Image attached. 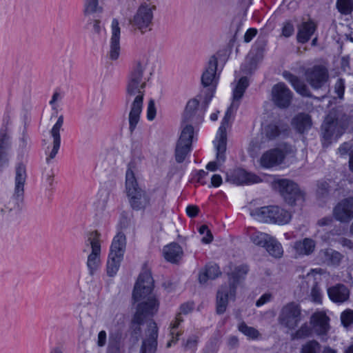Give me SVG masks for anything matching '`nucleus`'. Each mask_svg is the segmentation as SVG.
I'll use <instances>...</instances> for the list:
<instances>
[{"label":"nucleus","mask_w":353,"mask_h":353,"mask_svg":"<svg viewBox=\"0 0 353 353\" xmlns=\"http://www.w3.org/2000/svg\"><path fill=\"white\" fill-rule=\"evenodd\" d=\"M147 65L144 60L134 61L127 78L125 105L129 109V129L131 132L135 130L140 120L147 81L144 76Z\"/></svg>","instance_id":"nucleus-1"},{"label":"nucleus","mask_w":353,"mask_h":353,"mask_svg":"<svg viewBox=\"0 0 353 353\" xmlns=\"http://www.w3.org/2000/svg\"><path fill=\"white\" fill-rule=\"evenodd\" d=\"M154 280L148 271L140 274L134 285L132 299L137 303L132 323L140 325L148 316H153L159 309V303L153 292Z\"/></svg>","instance_id":"nucleus-2"},{"label":"nucleus","mask_w":353,"mask_h":353,"mask_svg":"<svg viewBox=\"0 0 353 353\" xmlns=\"http://www.w3.org/2000/svg\"><path fill=\"white\" fill-rule=\"evenodd\" d=\"M26 180V166L22 163H19L15 170L13 194L0 201V221H12L21 211L24 201V185Z\"/></svg>","instance_id":"nucleus-3"},{"label":"nucleus","mask_w":353,"mask_h":353,"mask_svg":"<svg viewBox=\"0 0 353 353\" xmlns=\"http://www.w3.org/2000/svg\"><path fill=\"white\" fill-rule=\"evenodd\" d=\"M125 192L129 204L134 210H144L150 205V196L139 185L131 163L125 173Z\"/></svg>","instance_id":"nucleus-4"},{"label":"nucleus","mask_w":353,"mask_h":353,"mask_svg":"<svg viewBox=\"0 0 353 353\" xmlns=\"http://www.w3.org/2000/svg\"><path fill=\"white\" fill-rule=\"evenodd\" d=\"M348 122L349 117L341 108L332 109L321 126L323 138L326 140L337 139L343 134Z\"/></svg>","instance_id":"nucleus-5"},{"label":"nucleus","mask_w":353,"mask_h":353,"mask_svg":"<svg viewBox=\"0 0 353 353\" xmlns=\"http://www.w3.org/2000/svg\"><path fill=\"white\" fill-rule=\"evenodd\" d=\"M296 152L294 146L281 143L276 148L265 152L259 159L260 165L265 169H270L282 164L288 156H294Z\"/></svg>","instance_id":"nucleus-6"},{"label":"nucleus","mask_w":353,"mask_h":353,"mask_svg":"<svg viewBox=\"0 0 353 353\" xmlns=\"http://www.w3.org/2000/svg\"><path fill=\"white\" fill-rule=\"evenodd\" d=\"M250 215L260 222L285 225L290 222L291 214L278 206H264L252 210Z\"/></svg>","instance_id":"nucleus-7"},{"label":"nucleus","mask_w":353,"mask_h":353,"mask_svg":"<svg viewBox=\"0 0 353 353\" xmlns=\"http://www.w3.org/2000/svg\"><path fill=\"white\" fill-rule=\"evenodd\" d=\"M218 58L216 55H212L208 62L207 66L201 76V84L203 88L200 92V97L202 98L204 94V102L205 107L208 105L210 101L214 96V93L217 84L216 72L217 69Z\"/></svg>","instance_id":"nucleus-8"},{"label":"nucleus","mask_w":353,"mask_h":353,"mask_svg":"<svg viewBox=\"0 0 353 353\" xmlns=\"http://www.w3.org/2000/svg\"><path fill=\"white\" fill-rule=\"evenodd\" d=\"M249 85L248 79L247 77H241L236 86L233 91V101L230 106L228 108L225 112V117L222 120L221 124L219 127V132L221 134V143L218 145L219 150L223 152L225 147V130L229 125V121L232 118L234 111H235L239 105V100L243 96V94Z\"/></svg>","instance_id":"nucleus-9"},{"label":"nucleus","mask_w":353,"mask_h":353,"mask_svg":"<svg viewBox=\"0 0 353 353\" xmlns=\"http://www.w3.org/2000/svg\"><path fill=\"white\" fill-rule=\"evenodd\" d=\"M303 317L300 305L294 302H291L281 308L278 320L282 326L292 330L298 326Z\"/></svg>","instance_id":"nucleus-10"},{"label":"nucleus","mask_w":353,"mask_h":353,"mask_svg":"<svg viewBox=\"0 0 353 353\" xmlns=\"http://www.w3.org/2000/svg\"><path fill=\"white\" fill-rule=\"evenodd\" d=\"M274 185L289 205H292L297 201H304V193L294 182L288 179H281L275 181Z\"/></svg>","instance_id":"nucleus-11"},{"label":"nucleus","mask_w":353,"mask_h":353,"mask_svg":"<svg viewBox=\"0 0 353 353\" xmlns=\"http://www.w3.org/2000/svg\"><path fill=\"white\" fill-rule=\"evenodd\" d=\"M100 234L97 231H92L87 234L85 245L90 246L92 252L88 256L87 266L90 273L92 274L100 264L101 243Z\"/></svg>","instance_id":"nucleus-12"},{"label":"nucleus","mask_w":353,"mask_h":353,"mask_svg":"<svg viewBox=\"0 0 353 353\" xmlns=\"http://www.w3.org/2000/svg\"><path fill=\"white\" fill-rule=\"evenodd\" d=\"M193 135V127L191 125H185L181 131L175 148V159L177 163L183 162L190 152Z\"/></svg>","instance_id":"nucleus-13"},{"label":"nucleus","mask_w":353,"mask_h":353,"mask_svg":"<svg viewBox=\"0 0 353 353\" xmlns=\"http://www.w3.org/2000/svg\"><path fill=\"white\" fill-rule=\"evenodd\" d=\"M197 97L199 99H192L188 102L183 114V122L191 121L193 123H199L203 121L208 105L205 107L204 96L201 98L199 94Z\"/></svg>","instance_id":"nucleus-14"},{"label":"nucleus","mask_w":353,"mask_h":353,"mask_svg":"<svg viewBox=\"0 0 353 353\" xmlns=\"http://www.w3.org/2000/svg\"><path fill=\"white\" fill-rule=\"evenodd\" d=\"M153 6L146 3L141 4L130 21L132 26L142 33L145 32L148 30H150L153 19Z\"/></svg>","instance_id":"nucleus-15"},{"label":"nucleus","mask_w":353,"mask_h":353,"mask_svg":"<svg viewBox=\"0 0 353 353\" xmlns=\"http://www.w3.org/2000/svg\"><path fill=\"white\" fill-rule=\"evenodd\" d=\"M305 77L312 88L319 89L327 82L329 74L325 66L316 65L305 70Z\"/></svg>","instance_id":"nucleus-16"},{"label":"nucleus","mask_w":353,"mask_h":353,"mask_svg":"<svg viewBox=\"0 0 353 353\" xmlns=\"http://www.w3.org/2000/svg\"><path fill=\"white\" fill-rule=\"evenodd\" d=\"M333 217L343 223H348L353 219V196L341 200L334 207Z\"/></svg>","instance_id":"nucleus-17"},{"label":"nucleus","mask_w":353,"mask_h":353,"mask_svg":"<svg viewBox=\"0 0 353 353\" xmlns=\"http://www.w3.org/2000/svg\"><path fill=\"white\" fill-rule=\"evenodd\" d=\"M292 97L293 93L284 83H279L272 87V101L281 108H288L291 103Z\"/></svg>","instance_id":"nucleus-18"},{"label":"nucleus","mask_w":353,"mask_h":353,"mask_svg":"<svg viewBox=\"0 0 353 353\" xmlns=\"http://www.w3.org/2000/svg\"><path fill=\"white\" fill-rule=\"evenodd\" d=\"M121 28L119 21L113 19L111 22V37L110 39V49L108 57L112 61L117 60L121 52Z\"/></svg>","instance_id":"nucleus-19"},{"label":"nucleus","mask_w":353,"mask_h":353,"mask_svg":"<svg viewBox=\"0 0 353 353\" xmlns=\"http://www.w3.org/2000/svg\"><path fill=\"white\" fill-rule=\"evenodd\" d=\"M330 318L324 312H316L310 318V324L312 330L319 336L327 335L329 330Z\"/></svg>","instance_id":"nucleus-20"},{"label":"nucleus","mask_w":353,"mask_h":353,"mask_svg":"<svg viewBox=\"0 0 353 353\" xmlns=\"http://www.w3.org/2000/svg\"><path fill=\"white\" fill-rule=\"evenodd\" d=\"M236 292V287L234 285H223L218 290L216 294V313L221 314L225 312L228 298L234 296Z\"/></svg>","instance_id":"nucleus-21"},{"label":"nucleus","mask_w":353,"mask_h":353,"mask_svg":"<svg viewBox=\"0 0 353 353\" xmlns=\"http://www.w3.org/2000/svg\"><path fill=\"white\" fill-rule=\"evenodd\" d=\"M148 337L143 340L140 353H154L157 347V326L154 322H150L148 330Z\"/></svg>","instance_id":"nucleus-22"},{"label":"nucleus","mask_w":353,"mask_h":353,"mask_svg":"<svg viewBox=\"0 0 353 353\" xmlns=\"http://www.w3.org/2000/svg\"><path fill=\"white\" fill-rule=\"evenodd\" d=\"M231 180L236 185H250L262 181V179L256 174L248 172L242 169L234 170L232 175Z\"/></svg>","instance_id":"nucleus-23"},{"label":"nucleus","mask_w":353,"mask_h":353,"mask_svg":"<svg viewBox=\"0 0 353 353\" xmlns=\"http://www.w3.org/2000/svg\"><path fill=\"white\" fill-rule=\"evenodd\" d=\"M63 123V117L61 115L56 123L53 125L50 134L53 139V147L52 150L50 151L48 157L46 158L47 163H49L50 161L55 157L57 154L58 153L59 149L61 145V135L60 130Z\"/></svg>","instance_id":"nucleus-24"},{"label":"nucleus","mask_w":353,"mask_h":353,"mask_svg":"<svg viewBox=\"0 0 353 353\" xmlns=\"http://www.w3.org/2000/svg\"><path fill=\"white\" fill-rule=\"evenodd\" d=\"M327 294L330 300L336 303H342L348 300L350 291L343 284H337L327 289Z\"/></svg>","instance_id":"nucleus-25"},{"label":"nucleus","mask_w":353,"mask_h":353,"mask_svg":"<svg viewBox=\"0 0 353 353\" xmlns=\"http://www.w3.org/2000/svg\"><path fill=\"white\" fill-rule=\"evenodd\" d=\"M316 28V24L311 20L301 23L298 28L296 35L298 42L302 43L307 42L315 32Z\"/></svg>","instance_id":"nucleus-26"},{"label":"nucleus","mask_w":353,"mask_h":353,"mask_svg":"<svg viewBox=\"0 0 353 353\" xmlns=\"http://www.w3.org/2000/svg\"><path fill=\"white\" fill-rule=\"evenodd\" d=\"M221 134L219 132V130H218L216 139L214 141V146L216 150V161H211L208 163L206 165V168L208 170L210 171H215L216 170L218 166L221 165L225 161V151H226V145H227V134H226V129L225 130V147L224 150L221 152V150H218L219 148L218 145L221 143Z\"/></svg>","instance_id":"nucleus-27"},{"label":"nucleus","mask_w":353,"mask_h":353,"mask_svg":"<svg viewBox=\"0 0 353 353\" xmlns=\"http://www.w3.org/2000/svg\"><path fill=\"white\" fill-rule=\"evenodd\" d=\"M283 77L288 81L294 89L301 95L303 97H311V92L306 84L301 80L298 77L292 74L290 72L285 71Z\"/></svg>","instance_id":"nucleus-28"},{"label":"nucleus","mask_w":353,"mask_h":353,"mask_svg":"<svg viewBox=\"0 0 353 353\" xmlns=\"http://www.w3.org/2000/svg\"><path fill=\"white\" fill-rule=\"evenodd\" d=\"M292 125L299 133L303 134L312 128L311 117L305 113H299L293 118Z\"/></svg>","instance_id":"nucleus-29"},{"label":"nucleus","mask_w":353,"mask_h":353,"mask_svg":"<svg viewBox=\"0 0 353 353\" xmlns=\"http://www.w3.org/2000/svg\"><path fill=\"white\" fill-rule=\"evenodd\" d=\"M163 253L168 261L176 263L181 258L183 251L178 243H172L163 248Z\"/></svg>","instance_id":"nucleus-30"},{"label":"nucleus","mask_w":353,"mask_h":353,"mask_svg":"<svg viewBox=\"0 0 353 353\" xmlns=\"http://www.w3.org/2000/svg\"><path fill=\"white\" fill-rule=\"evenodd\" d=\"M315 241L310 238H305L302 241L294 243V250L298 255H310L315 248Z\"/></svg>","instance_id":"nucleus-31"},{"label":"nucleus","mask_w":353,"mask_h":353,"mask_svg":"<svg viewBox=\"0 0 353 353\" xmlns=\"http://www.w3.org/2000/svg\"><path fill=\"white\" fill-rule=\"evenodd\" d=\"M126 248V237L125 235L121 232H119L113 238L110 254H115L123 257Z\"/></svg>","instance_id":"nucleus-32"},{"label":"nucleus","mask_w":353,"mask_h":353,"mask_svg":"<svg viewBox=\"0 0 353 353\" xmlns=\"http://www.w3.org/2000/svg\"><path fill=\"white\" fill-rule=\"evenodd\" d=\"M221 274L219 268L217 265H206L205 270L201 272L199 275V281L201 284H205L208 279H214Z\"/></svg>","instance_id":"nucleus-33"},{"label":"nucleus","mask_w":353,"mask_h":353,"mask_svg":"<svg viewBox=\"0 0 353 353\" xmlns=\"http://www.w3.org/2000/svg\"><path fill=\"white\" fill-rule=\"evenodd\" d=\"M320 254L325 263L334 265H338L343 257L340 252L332 249L322 250Z\"/></svg>","instance_id":"nucleus-34"},{"label":"nucleus","mask_w":353,"mask_h":353,"mask_svg":"<svg viewBox=\"0 0 353 353\" xmlns=\"http://www.w3.org/2000/svg\"><path fill=\"white\" fill-rule=\"evenodd\" d=\"M288 131L287 125L278 126L275 124H270L264 129L265 137L269 140H273L281 134H285Z\"/></svg>","instance_id":"nucleus-35"},{"label":"nucleus","mask_w":353,"mask_h":353,"mask_svg":"<svg viewBox=\"0 0 353 353\" xmlns=\"http://www.w3.org/2000/svg\"><path fill=\"white\" fill-rule=\"evenodd\" d=\"M123 259L119 255L109 254L107 262V274L109 276H114L117 274Z\"/></svg>","instance_id":"nucleus-36"},{"label":"nucleus","mask_w":353,"mask_h":353,"mask_svg":"<svg viewBox=\"0 0 353 353\" xmlns=\"http://www.w3.org/2000/svg\"><path fill=\"white\" fill-rule=\"evenodd\" d=\"M272 238V236L268 234L258 231L254 232L250 236V239L254 244L263 248L267 246Z\"/></svg>","instance_id":"nucleus-37"},{"label":"nucleus","mask_w":353,"mask_h":353,"mask_svg":"<svg viewBox=\"0 0 353 353\" xmlns=\"http://www.w3.org/2000/svg\"><path fill=\"white\" fill-rule=\"evenodd\" d=\"M265 249L271 256L275 258L281 257L283 253L281 243L273 236L268 243Z\"/></svg>","instance_id":"nucleus-38"},{"label":"nucleus","mask_w":353,"mask_h":353,"mask_svg":"<svg viewBox=\"0 0 353 353\" xmlns=\"http://www.w3.org/2000/svg\"><path fill=\"white\" fill-rule=\"evenodd\" d=\"M103 8L99 6V0H84V10L85 15H90L94 13H102Z\"/></svg>","instance_id":"nucleus-39"},{"label":"nucleus","mask_w":353,"mask_h":353,"mask_svg":"<svg viewBox=\"0 0 353 353\" xmlns=\"http://www.w3.org/2000/svg\"><path fill=\"white\" fill-rule=\"evenodd\" d=\"M321 348L320 343L316 340L312 339L306 341L301 345L300 353H320Z\"/></svg>","instance_id":"nucleus-40"},{"label":"nucleus","mask_w":353,"mask_h":353,"mask_svg":"<svg viewBox=\"0 0 353 353\" xmlns=\"http://www.w3.org/2000/svg\"><path fill=\"white\" fill-rule=\"evenodd\" d=\"M248 272V268L247 265H242L236 267L234 271L232 273L231 277L229 280V284H231L232 285H234L236 287L239 279L245 275Z\"/></svg>","instance_id":"nucleus-41"},{"label":"nucleus","mask_w":353,"mask_h":353,"mask_svg":"<svg viewBox=\"0 0 353 353\" xmlns=\"http://www.w3.org/2000/svg\"><path fill=\"white\" fill-rule=\"evenodd\" d=\"M10 139L7 127L2 128L0 130V151H8L10 147Z\"/></svg>","instance_id":"nucleus-42"},{"label":"nucleus","mask_w":353,"mask_h":353,"mask_svg":"<svg viewBox=\"0 0 353 353\" xmlns=\"http://www.w3.org/2000/svg\"><path fill=\"white\" fill-rule=\"evenodd\" d=\"M336 8L342 14H349L353 10V0H337Z\"/></svg>","instance_id":"nucleus-43"},{"label":"nucleus","mask_w":353,"mask_h":353,"mask_svg":"<svg viewBox=\"0 0 353 353\" xmlns=\"http://www.w3.org/2000/svg\"><path fill=\"white\" fill-rule=\"evenodd\" d=\"M182 321L183 319H181L180 314H178L176 316L174 322L171 325L170 334L172 335V339L168 342L167 347H170L172 345V343H176V341L179 340V337L181 334V333L179 332L175 333V330L179 327V324Z\"/></svg>","instance_id":"nucleus-44"},{"label":"nucleus","mask_w":353,"mask_h":353,"mask_svg":"<svg viewBox=\"0 0 353 353\" xmlns=\"http://www.w3.org/2000/svg\"><path fill=\"white\" fill-rule=\"evenodd\" d=\"M312 334V328L307 323H303L292 335L294 339L309 337Z\"/></svg>","instance_id":"nucleus-45"},{"label":"nucleus","mask_w":353,"mask_h":353,"mask_svg":"<svg viewBox=\"0 0 353 353\" xmlns=\"http://www.w3.org/2000/svg\"><path fill=\"white\" fill-rule=\"evenodd\" d=\"M239 330L250 339H256L259 333L258 330L252 327L248 326L244 322L241 323L238 326Z\"/></svg>","instance_id":"nucleus-46"},{"label":"nucleus","mask_w":353,"mask_h":353,"mask_svg":"<svg viewBox=\"0 0 353 353\" xmlns=\"http://www.w3.org/2000/svg\"><path fill=\"white\" fill-rule=\"evenodd\" d=\"M341 321L345 327L353 323V310L347 309L341 314Z\"/></svg>","instance_id":"nucleus-47"},{"label":"nucleus","mask_w":353,"mask_h":353,"mask_svg":"<svg viewBox=\"0 0 353 353\" xmlns=\"http://www.w3.org/2000/svg\"><path fill=\"white\" fill-rule=\"evenodd\" d=\"M330 191V186L326 181H320L318 183L317 195L319 198H324L328 195Z\"/></svg>","instance_id":"nucleus-48"},{"label":"nucleus","mask_w":353,"mask_h":353,"mask_svg":"<svg viewBox=\"0 0 353 353\" xmlns=\"http://www.w3.org/2000/svg\"><path fill=\"white\" fill-rule=\"evenodd\" d=\"M199 337L192 335L190 336L185 342L183 343V345L185 350L194 351L198 344Z\"/></svg>","instance_id":"nucleus-49"},{"label":"nucleus","mask_w":353,"mask_h":353,"mask_svg":"<svg viewBox=\"0 0 353 353\" xmlns=\"http://www.w3.org/2000/svg\"><path fill=\"white\" fill-rule=\"evenodd\" d=\"M199 233L201 234H207L208 237H203L201 239V242L203 243H210L212 242L213 239L212 234L210 232V230L208 229V226L205 225H201L199 228Z\"/></svg>","instance_id":"nucleus-50"},{"label":"nucleus","mask_w":353,"mask_h":353,"mask_svg":"<svg viewBox=\"0 0 353 353\" xmlns=\"http://www.w3.org/2000/svg\"><path fill=\"white\" fill-rule=\"evenodd\" d=\"M311 297L314 302L318 303H321L322 294L317 284H315L312 288Z\"/></svg>","instance_id":"nucleus-51"},{"label":"nucleus","mask_w":353,"mask_h":353,"mask_svg":"<svg viewBox=\"0 0 353 353\" xmlns=\"http://www.w3.org/2000/svg\"><path fill=\"white\" fill-rule=\"evenodd\" d=\"M156 108L154 101L153 99L149 101L148 108H147V118L149 121H152L156 117Z\"/></svg>","instance_id":"nucleus-52"},{"label":"nucleus","mask_w":353,"mask_h":353,"mask_svg":"<svg viewBox=\"0 0 353 353\" xmlns=\"http://www.w3.org/2000/svg\"><path fill=\"white\" fill-rule=\"evenodd\" d=\"M335 92L339 98H342L344 94L345 84L341 79H339L334 86Z\"/></svg>","instance_id":"nucleus-53"},{"label":"nucleus","mask_w":353,"mask_h":353,"mask_svg":"<svg viewBox=\"0 0 353 353\" xmlns=\"http://www.w3.org/2000/svg\"><path fill=\"white\" fill-rule=\"evenodd\" d=\"M267 45V39L264 37H259L255 42L254 48L259 52H263Z\"/></svg>","instance_id":"nucleus-54"},{"label":"nucleus","mask_w":353,"mask_h":353,"mask_svg":"<svg viewBox=\"0 0 353 353\" xmlns=\"http://www.w3.org/2000/svg\"><path fill=\"white\" fill-rule=\"evenodd\" d=\"M294 31L293 25L290 22L284 23L282 28V34L285 37H290Z\"/></svg>","instance_id":"nucleus-55"},{"label":"nucleus","mask_w":353,"mask_h":353,"mask_svg":"<svg viewBox=\"0 0 353 353\" xmlns=\"http://www.w3.org/2000/svg\"><path fill=\"white\" fill-rule=\"evenodd\" d=\"M120 348H121V346H120V343L119 341H110L108 347L107 353H121Z\"/></svg>","instance_id":"nucleus-56"},{"label":"nucleus","mask_w":353,"mask_h":353,"mask_svg":"<svg viewBox=\"0 0 353 353\" xmlns=\"http://www.w3.org/2000/svg\"><path fill=\"white\" fill-rule=\"evenodd\" d=\"M8 152L0 151V172L3 170V169L8 165Z\"/></svg>","instance_id":"nucleus-57"},{"label":"nucleus","mask_w":353,"mask_h":353,"mask_svg":"<svg viewBox=\"0 0 353 353\" xmlns=\"http://www.w3.org/2000/svg\"><path fill=\"white\" fill-rule=\"evenodd\" d=\"M107 334L105 331L101 330L99 332L97 336V345L103 347L106 344Z\"/></svg>","instance_id":"nucleus-58"},{"label":"nucleus","mask_w":353,"mask_h":353,"mask_svg":"<svg viewBox=\"0 0 353 353\" xmlns=\"http://www.w3.org/2000/svg\"><path fill=\"white\" fill-rule=\"evenodd\" d=\"M257 30L255 28L248 29L244 35V41L246 43L250 42L256 34Z\"/></svg>","instance_id":"nucleus-59"},{"label":"nucleus","mask_w":353,"mask_h":353,"mask_svg":"<svg viewBox=\"0 0 353 353\" xmlns=\"http://www.w3.org/2000/svg\"><path fill=\"white\" fill-rule=\"evenodd\" d=\"M199 208L196 205H189L186 208L187 214L190 217H195L199 213Z\"/></svg>","instance_id":"nucleus-60"},{"label":"nucleus","mask_w":353,"mask_h":353,"mask_svg":"<svg viewBox=\"0 0 353 353\" xmlns=\"http://www.w3.org/2000/svg\"><path fill=\"white\" fill-rule=\"evenodd\" d=\"M352 146L353 145L352 143L345 142L339 148L338 151L341 155H343L347 154Z\"/></svg>","instance_id":"nucleus-61"},{"label":"nucleus","mask_w":353,"mask_h":353,"mask_svg":"<svg viewBox=\"0 0 353 353\" xmlns=\"http://www.w3.org/2000/svg\"><path fill=\"white\" fill-rule=\"evenodd\" d=\"M271 294H264L262 295L259 299L256 301V305L258 307H260L263 305V304L268 303L271 299Z\"/></svg>","instance_id":"nucleus-62"},{"label":"nucleus","mask_w":353,"mask_h":353,"mask_svg":"<svg viewBox=\"0 0 353 353\" xmlns=\"http://www.w3.org/2000/svg\"><path fill=\"white\" fill-rule=\"evenodd\" d=\"M222 183V178L219 174H214L211 177V184L214 187H219Z\"/></svg>","instance_id":"nucleus-63"},{"label":"nucleus","mask_w":353,"mask_h":353,"mask_svg":"<svg viewBox=\"0 0 353 353\" xmlns=\"http://www.w3.org/2000/svg\"><path fill=\"white\" fill-rule=\"evenodd\" d=\"M339 243L343 247L347 248L350 250L353 249V242L348 239L341 238L339 240Z\"/></svg>","instance_id":"nucleus-64"}]
</instances>
